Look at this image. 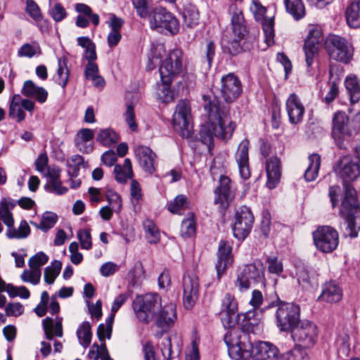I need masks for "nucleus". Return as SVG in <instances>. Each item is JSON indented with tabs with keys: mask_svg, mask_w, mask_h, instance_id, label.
<instances>
[{
	"mask_svg": "<svg viewBox=\"0 0 360 360\" xmlns=\"http://www.w3.org/2000/svg\"><path fill=\"white\" fill-rule=\"evenodd\" d=\"M203 100L205 102L204 110L207 122L201 126L199 139L210 149L214 146V137L226 141L229 140L236 128V124L231 120L229 105L217 98L207 100V96H203Z\"/></svg>",
	"mask_w": 360,
	"mask_h": 360,
	"instance_id": "1",
	"label": "nucleus"
},
{
	"mask_svg": "<svg viewBox=\"0 0 360 360\" xmlns=\"http://www.w3.org/2000/svg\"><path fill=\"white\" fill-rule=\"evenodd\" d=\"M257 323L249 319L241 327L232 326L224 335V342L228 347V353L233 360H248L251 357L253 345L250 333H254Z\"/></svg>",
	"mask_w": 360,
	"mask_h": 360,
	"instance_id": "2",
	"label": "nucleus"
},
{
	"mask_svg": "<svg viewBox=\"0 0 360 360\" xmlns=\"http://www.w3.org/2000/svg\"><path fill=\"white\" fill-rule=\"evenodd\" d=\"M162 298L158 293H146L138 295L132 303L136 318L143 323L154 320L156 314L161 309Z\"/></svg>",
	"mask_w": 360,
	"mask_h": 360,
	"instance_id": "3",
	"label": "nucleus"
},
{
	"mask_svg": "<svg viewBox=\"0 0 360 360\" xmlns=\"http://www.w3.org/2000/svg\"><path fill=\"white\" fill-rule=\"evenodd\" d=\"M278 308L276 312V324L282 332L292 331L300 321V307L293 303L280 302L279 304L272 302L265 307L269 309L274 306Z\"/></svg>",
	"mask_w": 360,
	"mask_h": 360,
	"instance_id": "4",
	"label": "nucleus"
},
{
	"mask_svg": "<svg viewBox=\"0 0 360 360\" xmlns=\"http://www.w3.org/2000/svg\"><path fill=\"white\" fill-rule=\"evenodd\" d=\"M354 134H356L354 125L346 112H335L332 120L331 136L337 146L346 148Z\"/></svg>",
	"mask_w": 360,
	"mask_h": 360,
	"instance_id": "5",
	"label": "nucleus"
},
{
	"mask_svg": "<svg viewBox=\"0 0 360 360\" xmlns=\"http://www.w3.org/2000/svg\"><path fill=\"white\" fill-rule=\"evenodd\" d=\"M325 47L330 58L344 63L352 58L354 49L352 44L345 38L330 34L325 41Z\"/></svg>",
	"mask_w": 360,
	"mask_h": 360,
	"instance_id": "6",
	"label": "nucleus"
},
{
	"mask_svg": "<svg viewBox=\"0 0 360 360\" xmlns=\"http://www.w3.org/2000/svg\"><path fill=\"white\" fill-rule=\"evenodd\" d=\"M183 58V52L179 49H172L168 53L159 68L161 82L172 84L182 71Z\"/></svg>",
	"mask_w": 360,
	"mask_h": 360,
	"instance_id": "7",
	"label": "nucleus"
},
{
	"mask_svg": "<svg viewBox=\"0 0 360 360\" xmlns=\"http://www.w3.org/2000/svg\"><path fill=\"white\" fill-rule=\"evenodd\" d=\"M148 16L151 29L165 30L172 34L179 30V22L177 18L166 8L162 6L154 8Z\"/></svg>",
	"mask_w": 360,
	"mask_h": 360,
	"instance_id": "8",
	"label": "nucleus"
},
{
	"mask_svg": "<svg viewBox=\"0 0 360 360\" xmlns=\"http://www.w3.org/2000/svg\"><path fill=\"white\" fill-rule=\"evenodd\" d=\"M312 235L316 248L321 252L330 253L338 246L339 234L332 226H319Z\"/></svg>",
	"mask_w": 360,
	"mask_h": 360,
	"instance_id": "9",
	"label": "nucleus"
},
{
	"mask_svg": "<svg viewBox=\"0 0 360 360\" xmlns=\"http://www.w3.org/2000/svg\"><path fill=\"white\" fill-rule=\"evenodd\" d=\"M318 334L316 325L308 320L300 321L291 331L293 341L304 348L311 347L316 343Z\"/></svg>",
	"mask_w": 360,
	"mask_h": 360,
	"instance_id": "10",
	"label": "nucleus"
},
{
	"mask_svg": "<svg viewBox=\"0 0 360 360\" xmlns=\"http://www.w3.org/2000/svg\"><path fill=\"white\" fill-rule=\"evenodd\" d=\"M191 106L188 101H180L172 117V124L174 130L183 138L191 136Z\"/></svg>",
	"mask_w": 360,
	"mask_h": 360,
	"instance_id": "11",
	"label": "nucleus"
},
{
	"mask_svg": "<svg viewBox=\"0 0 360 360\" xmlns=\"http://www.w3.org/2000/svg\"><path fill=\"white\" fill-rule=\"evenodd\" d=\"M333 171L338 177L342 179L344 186L360 176V165L354 157L350 155H344L335 163Z\"/></svg>",
	"mask_w": 360,
	"mask_h": 360,
	"instance_id": "12",
	"label": "nucleus"
},
{
	"mask_svg": "<svg viewBox=\"0 0 360 360\" xmlns=\"http://www.w3.org/2000/svg\"><path fill=\"white\" fill-rule=\"evenodd\" d=\"M322 38V30L318 25H309L303 51L307 68H309L319 53V44Z\"/></svg>",
	"mask_w": 360,
	"mask_h": 360,
	"instance_id": "13",
	"label": "nucleus"
},
{
	"mask_svg": "<svg viewBox=\"0 0 360 360\" xmlns=\"http://www.w3.org/2000/svg\"><path fill=\"white\" fill-rule=\"evenodd\" d=\"M254 223V217L250 209L243 206L235 214V222L232 230L233 236L238 240H244L250 233Z\"/></svg>",
	"mask_w": 360,
	"mask_h": 360,
	"instance_id": "14",
	"label": "nucleus"
},
{
	"mask_svg": "<svg viewBox=\"0 0 360 360\" xmlns=\"http://www.w3.org/2000/svg\"><path fill=\"white\" fill-rule=\"evenodd\" d=\"M250 11L254 15L256 21H260L264 34V41L268 46L274 44V18H264L266 8L258 1H252Z\"/></svg>",
	"mask_w": 360,
	"mask_h": 360,
	"instance_id": "15",
	"label": "nucleus"
},
{
	"mask_svg": "<svg viewBox=\"0 0 360 360\" xmlns=\"http://www.w3.org/2000/svg\"><path fill=\"white\" fill-rule=\"evenodd\" d=\"M221 95L224 100L228 103H233L242 94V83L234 73H228L221 78Z\"/></svg>",
	"mask_w": 360,
	"mask_h": 360,
	"instance_id": "16",
	"label": "nucleus"
},
{
	"mask_svg": "<svg viewBox=\"0 0 360 360\" xmlns=\"http://www.w3.org/2000/svg\"><path fill=\"white\" fill-rule=\"evenodd\" d=\"M184 307L186 309H191L199 298L200 283L199 279L195 274L184 275L182 281Z\"/></svg>",
	"mask_w": 360,
	"mask_h": 360,
	"instance_id": "17",
	"label": "nucleus"
},
{
	"mask_svg": "<svg viewBox=\"0 0 360 360\" xmlns=\"http://www.w3.org/2000/svg\"><path fill=\"white\" fill-rule=\"evenodd\" d=\"M219 315L225 328H229L238 323V302L230 293H226L222 299Z\"/></svg>",
	"mask_w": 360,
	"mask_h": 360,
	"instance_id": "18",
	"label": "nucleus"
},
{
	"mask_svg": "<svg viewBox=\"0 0 360 360\" xmlns=\"http://www.w3.org/2000/svg\"><path fill=\"white\" fill-rule=\"evenodd\" d=\"M344 195L340 207L341 217L360 216V205L356 191L350 184L344 185Z\"/></svg>",
	"mask_w": 360,
	"mask_h": 360,
	"instance_id": "19",
	"label": "nucleus"
},
{
	"mask_svg": "<svg viewBox=\"0 0 360 360\" xmlns=\"http://www.w3.org/2000/svg\"><path fill=\"white\" fill-rule=\"evenodd\" d=\"M214 203L219 204L221 209L226 210L235 197L231 187V180L226 176L221 175L219 185L214 190Z\"/></svg>",
	"mask_w": 360,
	"mask_h": 360,
	"instance_id": "20",
	"label": "nucleus"
},
{
	"mask_svg": "<svg viewBox=\"0 0 360 360\" xmlns=\"http://www.w3.org/2000/svg\"><path fill=\"white\" fill-rule=\"evenodd\" d=\"M217 261L215 265L218 280L225 273L226 269L231 266L233 262L232 247L228 242L221 240L217 250Z\"/></svg>",
	"mask_w": 360,
	"mask_h": 360,
	"instance_id": "21",
	"label": "nucleus"
},
{
	"mask_svg": "<svg viewBox=\"0 0 360 360\" xmlns=\"http://www.w3.org/2000/svg\"><path fill=\"white\" fill-rule=\"evenodd\" d=\"M154 319L156 326L162 332H167L173 326L176 319V305L172 302L162 305L161 309L156 314Z\"/></svg>",
	"mask_w": 360,
	"mask_h": 360,
	"instance_id": "22",
	"label": "nucleus"
},
{
	"mask_svg": "<svg viewBox=\"0 0 360 360\" xmlns=\"http://www.w3.org/2000/svg\"><path fill=\"white\" fill-rule=\"evenodd\" d=\"M75 9L78 13L75 18V25L80 28H86L90 22L97 27L100 23V18L94 13L92 8L87 4L78 3L75 5Z\"/></svg>",
	"mask_w": 360,
	"mask_h": 360,
	"instance_id": "23",
	"label": "nucleus"
},
{
	"mask_svg": "<svg viewBox=\"0 0 360 360\" xmlns=\"http://www.w3.org/2000/svg\"><path fill=\"white\" fill-rule=\"evenodd\" d=\"M134 154L141 167L147 173L152 174L155 171L156 155L145 146H137L134 148Z\"/></svg>",
	"mask_w": 360,
	"mask_h": 360,
	"instance_id": "24",
	"label": "nucleus"
},
{
	"mask_svg": "<svg viewBox=\"0 0 360 360\" xmlns=\"http://www.w3.org/2000/svg\"><path fill=\"white\" fill-rule=\"evenodd\" d=\"M250 142L248 139H243L238 145V150L235 154V159L238 164L239 173L243 179H248L250 176L249 167V148Z\"/></svg>",
	"mask_w": 360,
	"mask_h": 360,
	"instance_id": "25",
	"label": "nucleus"
},
{
	"mask_svg": "<svg viewBox=\"0 0 360 360\" xmlns=\"http://www.w3.org/2000/svg\"><path fill=\"white\" fill-rule=\"evenodd\" d=\"M277 347L268 342H258L252 351L253 360H278Z\"/></svg>",
	"mask_w": 360,
	"mask_h": 360,
	"instance_id": "26",
	"label": "nucleus"
},
{
	"mask_svg": "<svg viewBox=\"0 0 360 360\" xmlns=\"http://www.w3.org/2000/svg\"><path fill=\"white\" fill-rule=\"evenodd\" d=\"M285 105L290 123L296 124L302 122L305 109L295 94L292 93L289 96Z\"/></svg>",
	"mask_w": 360,
	"mask_h": 360,
	"instance_id": "27",
	"label": "nucleus"
},
{
	"mask_svg": "<svg viewBox=\"0 0 360 360\" xmlns=\"http://www.w3.org/2000/svg\"><path fill=\"white\" fill-rule=\"evenodd\" d=\"M266 186L270 189L274 188L281 176V163L278 157L272 156L266 160Z\"/></svg>",
	"mask_w": 360,
	"mask_h": 360,
	"instance_id": "28",
	"label": "nucleus"
},
{
	"mask_svg": "<svg viewBox=\"0 0 360 360\" xmlns=\"http://www.w3.org/2000/svg\"><path fill=\"white\" fill-rule=\"evenodd\" d=\"M94 131L84 128L79 130L75 138L77 148L83 153L89 154L94 150Z\"/></svg>",
	"mask_w": 360,
	"mask_h": 360,
	"instance_id": "29",
	"label": "nucleus"
},
{
	"mask_svg": "<svg viewBox=\"0 0 360 360\" xmlns=\"http://www.w3.org/2000/svg\"><path fill=\"white\" fill-rule=\"evenodd\" d=\"M229 11L231 15L233 33L238 37H243L246 32V27L242 11L233 4L230 5Z\"/></svg>",
	"mask_w": 360,
	"mask_h": 360,
	"instance_id": "30",
	"label": "nucleus"
},
{
	"mask_svg": "<svg viewBox=\"0 0 360 360\" xmlns=\"http://www.w3.org/2000/svg\"><path fill=\"white\" fill-rule=\"evenodd\" d=\"M21 92L27 97L35 98L40 103L46 102L48 97L47 91L44 88L36 85L32 80H27L24 82Z\"/></svg>",
	"mask_w": 360,
	"mask_h": 360,
	"instance_id": "31",
	"label": "nucleus"
},
{
	"mask_svg": "<svg viewBox=\"0 0 360 360\" xmlns=\"http://www.w3.org/2000/svg\"><path fill=\"white\" fill-rule=\"evenodd\" d=\"M243 273L251 281L253 280L257 283H264V266L261 261L246 264L241 269Z\"/></svg>",
	"mask_w": 360,
	"mask_h": 360,
	"instance_id": "32",
	"label": "nucleus"
},
{
	"mask_svg": "<svg viewBox=\"0 0 360 360\" xmlns=\"http://www.w3.org/2000/svg\"><path fill=\"white\" fill-rule=\"evenodd\" d=\"M62 320L61 317L57 316L55 323L53 319L50 317H46L42 321L43 328L48 340H52L54 335L59 338L63 336Z\"/></svg>",
	"mask_w": 360,
	"mask_h": 360,
	"instance_id": "33",
	"label": "nucleus"
},
{
	"mask_svg": "<svg viewBox=\"0 0 360 360\" xmlns=\"http://www.w3.org/2000/svg\"><path fill=\"white\" fill-rule=\"evenodd\" d=\"M342 290L340 287L334 282H329L323 285L319 300L327 302H337L342 299Z\"/></svg>",
	"mask_w": 360,
	"mask_h": 360,
	"instance_id": "34",
	"label": "nucleus"
},
{
	"mask_svg": "<svg viewBox=\"0 0 360 360\" xmlns=\"http://www.w3.org/2000/svg\"><path fill=\"white\" fill-rule=\"evenodd\" d=\"M113 172L116 181L120 184H124L128 179H131L134 173L131 160L129 158H126L122 165H115Z\"/></svg>",
	"mask_w": 360,
	"mask_h": 360,
	"instance_id": "35",
	"label": "nucleus"
},
{
	"mask_svg": "<svg viewBox=\"0 0 360 360\" xmlns=\"http://www.w3.org/2000/svg\"><path fill=\"white\" fill-rule=\"evenodd\" d=\"M345 85L352 103H356L360 100V83L355 75H349L346 77Z\"/></svg>",
	"mask_w": 360,
	"mask_h": 360,
	"instance_id": "36",
	"label": "nucleus"
},
{
	"mask_svg": "<svg viewBox=\"0 0 360 360\" xmlns=\"http://www.w3.org/2000/svg\"><path fill=\"white\" fill-rule=\"evenodd\" d=\"M347 22L350 27H360V1L352 2L345 12Z\"/></svg>",
	"mask_w": 360,
	"mask_h": 360,
	"instance_id": "37",
	"label": "nucleus"
},
{
	"mask_svg": "<svg viewBox=\"0 0 360 360\" xmlns=\"http://www.w3.org/2000/svg\"><path fill=\"white\" fill-rule=\"evenodd\" d=\"M286 11L295 20L302 19L305 15V7L302 0H284Z\"/></svg>",
	"mask_w": 360,
	"mask_h": 360,
	"instance_id": "38",
	"label": "nucleus"
},
{
	"mask_svg": "<svg viewBox=\"0 0 360 360\" xmlns=\"http://www.w3.org/2000/svg\"><path fill=\"white\" fill-rule=\"evenodd\" d=\"M321 166V157L318 154L309 156V165L304 172V177L307 181H312L318 176Z\"/></svg>",
	"mask_w": 360,
	"mask_h": 360,
	"instance_id": "39",
	"label": "nucleus"
},
{
	"mask_svg": "<svg viewBox=\"0 0 360 360\" xmlns=\"http://www.w3.org/2000/svg\"><path fill=\"white\" fill-rule=\"evenodd\" d=\"M96 141L104 146L110 147L117 143L119 136L110 128L103 129L99 131Z\"/></svg>",
	"mask_w": 360,
	"mask_h": 360,
	"instance_id": "40",
	"label": "nucleus"
},
{
	"mask_svg": "<svg viewBox=\"0 0 360 360\" xmlns=\"http://www.w3.org/2000/svg\"><path fill=\"white\" fill-rule=\"evenodd\" d=\"M146 237L150 243H157L160 241V234L158 226L151 219H147L143 223Z\"/></svg>",
	"mask_w": 360,
	"mask_h": 360,
	"instance_id": "41",
	"label": "nucleus"
},
{
	"mask_svg": "<svg viewBox=\"0 0 360 360\" xmlns=\"http://www.w3.org/2000/svg\"><path fill=\"white\" fill-rule=\"evenodd\" d=\"M77 336L79 344L84 348L88 347L91 344V326L88 321L83 322L77 330Z\"/></svg>",
	"mask_w": 360,
	"mask_h": 360,
	"instance_id": "42",
	"label": "nucleus"
},
{
	"mask_svg": "<svg viewBox=\"0 0 360 360\" xmlns=\"http://www.w3.org/2000/svg\"><path fill=\"white\" fill-rule=\"evenodd\" d=\"M189 201L184 195H178L172 201L168 204V210L172 214H181L188 208Z\"/></svg>",
	"mask_w": 360,
	"mask_h": 360,
	"instance_id": "43",
	"label": "nucleus"
},
{
	"mask_svg": "<svg viewBox=\"0 0 360 360\" xmlns=\"http://www.w3.org/2000/svg\"><path fill=\"white\" fill-rule=\"evenodd\" d=\"M58 217L56 214L51 212H46L43 214L40 223L37 224L31 221V224L37 229H40L44 232L53 227L57 221Z\"/></svg>",
	"mask_w": 360,
	"mask_h": 360,
	"instance_id": "44",
	"label": "nucleus"
},
{
	"mask_svg": "<svg viewBox=\"0 0 360 360\" xmlns=\"http://www.w3.org/2000/svg\"><path fill=\"white\" fill-rule=\"evenodd\" d=\"M58 65L56 82L64 89L67 85L69 78L67 59L65 57L59 58L58 60Z\"/></svg>",
	"mask_w": 360,
	"mask_h": 360,
	"instance_id": "45",
	"label": "nucleus"
},
{
	"mask_svg": "<svg viewBox=\"0 0 360 360\" xmlns=\"http://www.w3.org/2000/svg\"><path fill=\"white\" fill-rule=\"evenodd\" d=\"M62 268V263L58 260H55L44 269V281L47 284H52L59 275Z\"/></svg>",
	"mask_w": 360,
	"mask_h": 360,
	"instance_id": "46",
	"label": "nucleus"
},
{
	"mask_svg": "<svg viewBox=\"0 0 360 360\" xmlns=\"http://www.w3.org/2000/svg\"><path fill=\"white\" fill-rule=\"evenodd\" d=\"M345 220V227L343 230V234L346 237L352 238H356L358 236L360 226L356 223V219L359 216H349L342 217Z\"/></svg>",
	"mask_w": 360,
	"mask_h": 360,
	"instance_id": "47",
	"label": "nucleus"
},
{
	"mask_svg": "<svg viewBox=\"0 0 360 360\" xmlns=\"http://www.w3.org/2000/svg\"><path fill=\"white\" fill-rule=\"evenodd\" d=\"M196 224L194 216L191 214L181 222L180 235L184 238H191L195 234Z\"/></svg>",
	"mask_w": 360,
	"mask_h": 360,
	"instance_id": "48",
	"label": "nucleus"
},
{
	"mask_svg": "<svg viewBox=\"0 0 360 360\" xmlns=\"http://www.w3.org/2000/svg\"><path fill=\"white\" fill-rule=\"evenodd\" d=\"M30 233V229L27 222L25 220L21 221L18 229L14 226L11 229H8L6 236L8 238L21 239L27 238Z\"/></svg>",
	"mask_w": 360,
	"mask_h": 360,
	"instance_id": "49",
	"label": "nucleus"
},
{
	"mask_svg": "<svg viewBox=\"0 0 360 360\" xmlns=\"http://www.w3.org/2000/svg\"><path fill=\"white\" fill-rule=\"evenodd\" d=\"M105 196L109 205L115 212H120L122 209L120 195L111 188H105Z\"/></svg>",
	"mask_w": 360,
	"mask_h": 360,
	"instance_id": "50",
	"label": "nucleus"
},
{
	"mask_svg": "<svg viewBox=\"0 0 360 360\" xmlns=\"http://www.w3.org/2000/svg\"><path fill=\"white\" fill-rule=\"evenodd\" d=\"M243 37H238L235 35V38L227 42V44H223V49L224 52L228 53L231 56H236L242 51V46H240V40ZM224 43V39L223 40Z\"/></svg>",
	"mask_w": 360,
	"mask_h": 360,
	"instance_id": "51",
	"label": "nucleus"
},
{
	"mask_svg": "<svg viewBox=\"0 0 360 360\" xmlns=\"http://www.w3.org/2000/svg\"><path fill=\"white\" fill-rule=\"evenodd\" d=\"M49 261V257L43 252H39L29 259L28 264L30 269H41V266Z\"/></svg>",
	"mask_w": 360,
	"mask_h": 360,
	"instance_id": "52",
	"label": "nucleus"
},
{
	"mask_svg": "<svg viewBox=\"0 0 360 360\" xmlns=\"http://www.w3.org/2000/svg\"><path fill=\"white\" fill-rule=\"evenodd\" d=\"M304 347H295L284 354L285 360H308V355Z\"/></svg>",
	"mask_w": 360,
	"mask_h": 360,
	"instance_id": "53",
	"label": "nucleus"
},
{
	"mask_svg": "<svg viewBox=\"0 0 360 360\" xmlns=\"http://www.w3.org/2000/svg\"><path fill=\"white\" fill-rule=\"evenodd\" d=\"M171 84H163L158 88V96L159 99L165 103H168L174 101V93L170 89Z\"/></svg>",
	"mask_w": 360,
	"mask_h": 360,
	"instance_id": "54",
	"label": "nucleus"
},
{
	"mask_svg": "<svg viewBox=\"0 0 360 360\" xmlns=\"http://www.w3.org/2000/svg\"><path fill=\"white\" fill-rule=\"evenodd\" d=\"M24 282H29L33 285H37L41 279V269L25 270L20 276Z\"/></svg>",
	"mask_w": 360,
	"mask_h": 360,
	"instance_id": "55",
	"label": "nucleus"
},
{
	"mask_svg": "<svg viewBox=\"0 0 360 360\" xmlns=\"http://www.w3.org/2000/svg\"><path fill=\"white\" fill-rule=\"evenodd\" d=\"M25 11L35 21H40L42 19L40 8L34 0H27Z\"/></svg>",
	"mask_w": 360,
	"mask_h": 360,
	"instance_id": "56",
	"label": "nucleus"
},
{
	"mask_svg": "<svg viewBox=\"0 0 360 360\" xmlns=\"http://www.w3.org/2000/svg\"><path fill=\"white\" fill-rule=\"evenodd\" d=\"M77 236L82 249L90 250L91 248V235L89 229H80Z\"/></svg>",
	"mask_w": 360,
	"mask_h": 360,
	"instance_id": "57",
	"label": "nucleus"
},
{
	"mask_svg": "<svg viewBox=\"0 0 360 360\" xmlns=\"http://www.w3.org/2000/svg\"><path fill=\"white\" fill-rule=\"evenodd\" d=\"M266 262L268 264V271L270 274L279 275L283 272V263L277 257H268Z\"/></svg>",
	"mask_w": 360,
	"mask_h": 360,
	"instance_id": "58",
	"label": "nucleus"
},
{
	"mask_svg": "<svg viewBox=\"0 0 360 360\" xmlns=\"http://www.w3.org/2000/svg\"><path fill=\"white\" fill-rule=\"evenodd\" d=\"M44 188L46 191L59 195L66 193L68 190L67 187L62 186L60 179L48 181Z\"/></svg>",
	"mask_w": 360,
	"mask_h": 360,
	"instance_id": "59",
	"label": "nucleus"
},
{
	"mask_svg": "<svg viewBox=\"0 0 360 360\" xmlns=\"http://www.w3.org/2000/svg\"><path fill=\"white\" fill-rule=\"evenodd\" d=\"M144 273L143 266L141 262H136L133 268L129 272V275L131 278L134 285L144 278Z\"/></svg>",
	"mask_w": 360,
	"mask_h": 360,
	"instance_id": "60",
	"label": "nucleus"
},
{
	"mask_svg": "<svg viewBox=\"0 0 360 360\" xmlns=\"http://www.w3.org/2000/svg\"><path fill=\"white\" fill-rule=\"evenodd\" d=\"M151 0H131L137 14L141 18H146L148 14V5Z\"/></svg>",
	"mask_w": 360,
	"mask_h": 360,
	"instance_id": "61",
	"label": "nucleus"
},
{
	"mask_svg": "<svg viewBox=\"0 0 360 360\" xmlns=\"http://www.w3.org/2000/svg\"><path fill=\"white\" fill-rule=\"evenodd\" d=\"M50 15L56 22H60L67 17V12L63 6L60 4H56L50 10Z\"/></svg>",
	"mask_w": 360,
	"mask_h": 360,
	"instance_id": "62",
	"label": "nucleus"
},
{
	"mask_svg": "<svg viewBox=\"0 0 360 360\" xmlns=\"http://www.w3.org/2000/svg\"><path fill=\"white\" fill-rule=\"evenodd\" d=\"M235 287L240 292L247 290L250 287V280L245 275L242 271L239 272L235 281Z\"/></svg>",
	"mask_w": 360,
	"mask_h": 360,
	"instance_id": "63",
	"label": "nucleus"
},
{
	"mask_svg": "<svg viewBox=\"0 0 360 360\" xmlns=\"http://www.w3.org/2000/svg\"><path fill=\"white\" fill-rule=\"evenodd\" d=\"M8 115L11 118H16L18 122H22L25 118V113L20 105L10 104Z\"/></svg>",
	"mask_w": 360,
	"mask_h": 360,
	"instance_id": "64",
	"label": "nucleus"
}]
</instances>
